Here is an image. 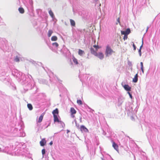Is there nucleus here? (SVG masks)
<instances>
[{"label": "nucleus", "instance_id": "nucleus-31", "mask_svg": "<svg viewBox=\"0 0 160 160\" xmlns=\"http://www.w3.org/2000/svg\"><path fill=\"white\" fill-rule=\"evenodd\" d=\"M128 94L129 95V96H130V98H131L132 99V95L131 94V93H130V92H128Z\"/></svg>", "mask_w": 160, "mask_h": 160}, {"label": "nucleus", "instance_id": "nucleus-34", "mask_svg": "<svg viewBox=\"0 0 160 160\" xmlns=\"http://www.w3.org/2000/svg\"><path fill=\"white\" fill-rule=\"evenodd\" d=\"M70 131L69 130H67V133H68Z\"/></svg>", "mask_w": 160, "mask_h": 160}, {"label": "nucleus", "instance_id": "nucleus-30", "mask_svg": "<svg viewBox=\"0 0 160 160\" xmlns=\"http://www.w3.org/2000/svg\"><path fill=\"white\" fill-rule=\"evenodd\" d=\"M133 47L134 48V50H135L136 49V47L135 45V44H134V43H133Z\"/></svg>", "mask_w": 160, "mask_h": 160}, {"label": "nucleus", "instance_id": "nucleus-7", "mask_svg": "<svg viewBox=\"0 0 160 160\" xmlns=\"http://www.w3.org/2000/svg\"><path fill=\"white\" fill-rule=\"evenodd\" d=\"M59 117L58 115H54L53 116L54 118V122H59L60 121H59V118H58V117Z\"/></svg>", "mask_w": 160, "mask_h": 160}, {"label": "nucleus", "instance_id": "nucleus-16", "mask_svg": "<svg viewBox=\"0 0 160 160\" xmlns=\"http://www.w3.org/2000/svg\"><path fill=\"white\" fill-rule=\"evenodd\" d=\"M19 12L21 13H23L24 12V10L22 8H18Z\"/></svg>", "mask_w": 160, "mask_h": 160}, {"label": "nucleus", "instance_id": "nucleus-22", "mask_svg": "<svg viewBox=\"0 0 160 160\" xmlns=\"http://www.w3.org/2000/svg\"><path fill=\"white\" fill-rule=\"evenodd\" d=\"M143 43V41L142 40V44L141 45V46H140V49H139V51H138V52H139V53L140 56H141V48H142V47Z\"/></svg>", "mask_w": 160, "mask_h": 160}, {"label": "nucleus", "instance_id": "nucleus-20", "mask_svg": "<svg viewBox=\"0 0 160 160\" xmlns=\"http://www.w3.org/2000/svg\"><path fill=\"white\" fill-rule=\"evenodd\" d=\"M49 14H50V16L52 18H53V17L54 16V15L53 13V12H52V10H50L49 11Z\"/></svg>", "mask_w": 160, "mask_h": 160}, {"label": "nucleus", "instance_id": "nucleus-2", "mask_svg": "<svg viewBox=\"0 0 160 160\" xmlns=\"http://www.w3.org/2000/svg\"><path fill=\"white\" fill-rule=\"evenodd\" d=\"M121 34L122 35H128L130 33L131 31L129 28H128L127 29L126 31H121Z\"/></svg>", "mask_w": 160, "mask_h": 160}, {"label": "nucleus", "instance_id": "nucleus-26", "mask_svg": "<svg viewBox=\"0 0 160 160\" xmlns=\"http://www.w3.org/2000/svg\"><path fill=\"white\" fill-rule=\"evenodd\" d=\"M14 60L16 62H19V59L18 56H16Z\"/></svg>", "mask_w": 160, "mask_h": 160}, {"label": "nucleus", "instance_id": "nucleus-25", "mask_svg": "<svg viewBox=\"0 0 160 160\" xmlns=\"http://www.w3.org/2000/svg\"><path fill=\"white\" fill-rule=\"evenodd\" d=\"M52 45L53 46H55L56 47H58V44L56 42H54L52 43Z\"/></svg>", "mask_w": 160, "mask_h": 160}, {"label": "nucleus", "instance_id": "nucleus-29", "mask_svg": "<svg viewBox=\"0 0 160 160\" xmlns=\"http://www.w3.org/2000/svg\"><path fill=\"white\" fill-rule=\"evenodd\" d=\"M42 153L43 155H44L45 153V150L44 149L42 150Z\"/></svg>", "mask_w": 160, "mask_h": 160}, {"label": "nucleus", "instance_id": "nucleus-5", "mask_svg": "<svg viewBox=\"0 0 160 160\" xmlns=\"http://www.w3.org/2000/svg\"><path fill=\"white\" fill-rule=\"evenodd\" d=\"M47 142L45 138L42 139L40 142V145L41 146H43L46 144Z\"/></svg>", "mask_w": 160, "mask_h": 160}, {"label": "nucleus", "instance_id": "nucleus-8", "mask_svg": "<svg viewBox=\"0 0 160 160\" xmlns=\"http://www.w3.org/2000/svg\"><path fill=\"white\" fill-rule=\"evenodd\" d=\"M123 87L125 90L127 91H130L131 89V87L129 86L128 85H125Z\"/></svg>", "mask_w": 160, "mask_h": 160}, {"label": "nucleus", "instance_id": "nucleus-1", "mask_svg": "<svg viewBox=\"0 0 160 160\" xmlns=\"http://www.w3.org/2000/svg\"><path fill=\"white\" fill-rule=\"evenodd\" d=\"M113 52H114L111 49V47L108 45H107L105 51L106 56H107L108 55H111Z\"/></svg>", "mask_w": 160, "mask_h": 160}, {"label": "nucleus", "instance_id": "nucleus-21", "mask_svg": "<svg viewBox=\"0 0 160 160\" xmlns=\"http://www.w3.org/2000/svg\"><path fill=\"white\" fill-rule=\"evenodd\" d=\"M52 33H53V31L52 30H49L48 31V36L49 37H50L51 36V35Z\"/></svg>", "mask_w": 160, "mask_h": 160}, {"label": "nucleus", "instance_id": "nucleus-13", "mask_svg": "<svg viewBox=\"0 0 160 160\" xmlns=\"http://www.w3.org/2000/svg\"><path fill=\"white\" fill-rule=\"evenodd\" d=\"M70 21L71 25L72 26H73V27L75 26L76 23H75V21L74 20H73L72 19H70Z\"/></svg>", "mask_w": 160, "mask_h": 160}, {"label": "nucleus", "instance_id": "nucleus-12", "mask_svg": "<svg viewBox=\"0 0 160 160\" xmlns=\"http://www.w3.org/2000/svg\"><path fill=\"white\" fill-rule=\"evenodd\" d=\"M80 129L82 131L86 132L88 131V129L83 125H82L81 126Z\"/></svg>", "mask_w": 160, "mask_h": 160}, {"label": "nucleus", "instance_id": "nucleus-23", "mask_svg": "<svg viewBox=\"0 0 160 160\" xmlns=\"http://www.w3.org/2000/svg\"><path fill=\"white\" fill-rule=\"evenodd\" d=\"M140 65H141V69L142 70V71L143 73H144V70L143 69V63L141 62H140Z\"/></svg>", "mask_w": 160, "mask_h": 160}, {"label": "nucleus", "instance_id": "nucleus-32", "mask_svg": "<svg viewBox=\"0 0 160 160\" xmlns=\"http://www.w3.org/2000/svg\"><path fill=\"white\" fill-rule=\"evenodd\" d=\"M53 144V142L52 141H51L49 143V144L50 145H52Z\"/></svg>", "mask_w": 160, "mask_h": 160}, {"label": "nucleus", "instance_id": "nucleus-9", "mask_svg": "<svg viewBox=\"0 0 160 160\" xmlns=\"http://www.w3.org/2000/svg\"><path fill=\"white\" fill-rule=\"evenodd\" d=\"M58 108H56L55 110H53L52 112V113L53 114V116L54 115H58Z\"/></svg>", "mask_w": 160, "mask_h": 160}, {"label": "nucleus", "instance_id": "nucleus-14", "mask_svg": "<svg viewBox=\"0 0 160 160\" xmlns=\"http://www.w3.org/2000/svg\"><path fill=\"white\" fill-rule=\"evenodd\" d=\"M44 114L43 113L39 117V119L38 121V122H39V123L41 122L42 121L43 118V117L44 116Z\"/></svg>", "mask_w": 160, "mask_h": 160}, {"label": "nucleus", "instance_id": "nucleus-28", "mask_svg": "<svg viewBox=\"0 0 160 160\" xmlns=\"http://www.w3.org/2000/svg\"><path fill=\"white\" fill-rule=\"evenodd\" d=\"M127 38H128V35H124V37L123 38L124 40H125L127 39Z\"/></svg>", "mask_w": 160, "mask_h": 160}, {"label": "nucleus", "instance_id": "nucleus-27", "mask_svg": "<svg viewBox=\"0 0 160 160\" xmlns=\"http://www.w3.org/2000/svg\"><path fill=\"white\" fill-rule=\"evenodd\" d=\"M93 47L96 49V51H98L99 47L98 45H94L93 46Z\"/></svg>", "mask_w": 160, "mask_h": 160}, {"label": "nucleus", "instance_id": "nucleus-18", "mask_svg": "<svg viewBox=\"0 0 160 160\" xmlns=\"http://www.w3.org/2000/svg\"><path fill=\"white\" fill-rule=\"evenodd\" d=\"M27 106L29 110H31L32 109L33 107L31 104L30 103L28 104L27 105Z\"/></svg>", "mask_w": 160, "mask_h": 160}, {"label": "nucleus", "instance_id": "nucleus-4", "mask_svg": "<svg viewBox=\"0 0 160 160\" xmlns=\"http://www.w3.org/2000/svg\"><path fill=\"white\" fill-rule=\"evenodd\" d=\"M70 112L71 113V116L72 118L74 117V114H75L76 113V111L73 108H70Z\"/></svg>", "mask_w": 160, "mask_h": 160}, {"label": "nucleus", "instance_id": "nucleus-3", "mask_svg": "<svg viewBox=\"0 0 160 160\" xmlns=\"http://www.w3.org/2000/svg\"><path fill=\"white\" fill-rule=\"evenodd\" d=\"M95 56L97 57L100 59H103L104 57L103 54L101 52H99L98 53H97Z\"/></svg>", "mask_w": 160, "mask_h": 160}, {"label": "nucleus", "instance_id": "nucleus-33", "mask_svg": "<svg viewBox=\"0 0 160 160\" xmlns=\"http://www.w3.org/2000/svg\"><path fill=\"white\" fill-rule=\"evenodd\" d=\"M117 21L119 22L120 23V18H118L117 19Z\"/></svg>", "mask_w": 160, "mask_h": 160}, {"label": "nucleus", "instance_id": "nucleus-15", "mask_svg": "<svg viewBox=\"0 0 160 160\" xmlns=\"http://www.w3.org/2000/svg\"><path fill=\"white\" fill-rule=\"evenodd\" d=\"M72 59L73 61V62H74V63L75 64H76V65H77V64H78V60L74 57V56H73V58H72Z\"/></svg>", "mask_w": 160, "mask_h": 160}, {"label": "nucleus", "instance_id": "nucleus-24", "mask_svg": "<svg viewBox=\"0 0 160 160\" xmlns=\"http://www.w3.org/2000/svg\"><path fill=\"white\" fill-rule=\"evenodd\" d=\"M77 103L80 105H82V101L81 100H77Z\"/></svg>", "mask_w": 160, "mask_h": 160}, {"label": "nucleus", "instance_id": "nucleus-6", "mask_svg": "<svg viewBox=\"0 0 160 160\" xmlns=\"http://www.w3.org/2000/svg\"><path fill=\"white\" fill-rule=\"evenodd\" d=\"M112 147L117 151H118V146L114 142H112Z\"/></svg>", "mask_w": 160, "mask_h": 160}, {"label": "nucleus", "instance_id": "nucleus-11", "mask_svg": "<svg viewBox=\"0 0 160 160\" xmlns=\"http://www.w3.org/2000/svg\"><path fill=\"white\" fill-rule=\"evenodd\" d=\"M138 80V74L137 73L134 76V78L133 79V82H136Z\"/></svg>", "mask_w": 160, "mask_h": 160}, {"label": "nucleus", "instance_id": "nucleus-19", "mask_svg": "<svg viewBox=\"0 0 160 160\" xmlns=\"http://www.w3.org/2000/svg\"><path fill=\"white\" fill-rule=\"evenodd\" d=\"M51 40L52 41H56L58 39V38L56 36H53L51 38Z\"/></svg>", "mask_w": 160, "mask_h": 160}, {"label": "nucleus", "instance_id": "nucleus-17", "mask_svg": "<svg viewBox=\"0 0 160 160\" xmlns=\"http://www.w3.org/2000/svg\"><path fill=\"white\" fill-rule=\"evenodd\" d=\"M78 54L81 56L84 53V51L81 49H79L78 50Z\"/></svg>", "mask_w": 160, "mask_h": 160}, {"label": "nucleus", "instance_id": "nucleus-10", "mask_svg": "<svg viewBox=\"0 0 160 160\" xmlns=\"http://www.w3.org/2000/svg\"><path fill=\"white\" fill-rule=\"evenodd\" d=\"M90 51H91V53L92 54H93L95 56L97 53V51H96V50H95L92 48H90Z\"/></svg>", "mask_w": 160, "mask_h": 160}]
</instances>
